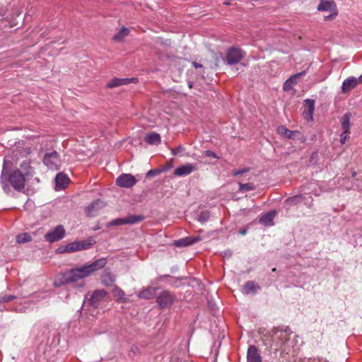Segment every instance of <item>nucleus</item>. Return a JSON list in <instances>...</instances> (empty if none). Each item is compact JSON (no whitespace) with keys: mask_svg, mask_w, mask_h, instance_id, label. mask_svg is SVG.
Wrapping results in <instances>:
<instances>
[{"mask_svg":"<svg viewBox=\"0 0 362 362\" xmlns=\"http://www.w3.org/2000/svg\"><path fill=\"white\" fill-rule=\"evenodd\" d=\"M204 155L207 156V157H212V158H218V157L217 156V155L216 154L215 152H214L212 151H209V150L205 151L204 152Z\"/></svg>","mask_w":362,"mask_h":362,"instance_id":"a19ab883","label":"nucleus"},{"mask_svg":"<svg viewBox=\"0 0 362 362\" xmlns=\"http://www.w3.org/2000/svg\"><path fill=\"white\" fill-rule=\"evenodd\" d=\"M337 16V11L330 12V14L328 16H324V21H332Z\"/></svg>","mask_w":362,"mask_h":362,"instance_id":"ea45409f","label":"nucleus"},{"mask_svg":"<svg viewBox=\"0 0 362 362\" xmlns=\"http://www.w3.org/2000/svg\"><path fill=\"white\" fill-rule=\"evenodd\" d=\"M359 83L357 78L351 76L345 79L341 86V93H346L356 88Z\"/></svg>","mask_w":362,"mask_h":362,"instance_id":"2eb2a0df","label":"nucleus"},{"mask_svg":"<svg viewBox=\"0 0 362 362\" xmlns=\"http://www.w3.org/2000/svg\"><path fill=\"white\" fill-rule=\"evenodd\" d=\"M16 311H17V312H21V309H19V310H17V309H16Z\"/></svg>","mask_w":362,"mask_h":362,"instance_id":"bf43d9fd","label":"nucleus"},{"mask_svg":"<svg viewBox=\"0 0 362 362\" xmlns=\"http://www.w3.org/2000/svg\"><path fill=\"white\" fill-rule=\"evenodd\" d=\"M243 58V53L240 49L234 47L228 48L226 55V60L228 64H237Z\"/></svg>","mask_w":362,"mask_h":362,"instance_id":"0eeeda50","label":"nucleus"},{"mask_svg":"<svg viewBox=\"0 0 362 362\" xmlns=\"http://www.w3.org/2000/svg\"><path fill=\"white\" fill-rule=\"evenodd\" d=\"M276 212L275 211H269L264 214L259 218V222L266 226H271L273 224V220L275 217Z\"/></svg>","mask_w":362,"mask_h":362,"instance_id":"4be33fe9","label":"nucleus"},{"mask_svg":"<svg viewBox=\"0 0 362 362\" xmlns=\"http://www.w3.org/2000/svg\"><path fill=\"white\" fill-rule=\"evenodd\" d=\"M199 240H200L199 237H186L177 240H175L172 245L176 247H187Z\"/></svg>","mask_w":362,"mask_h":362,"instance_id":"f3484780","label":"nucleus"},{"mask_svg":"<svg viewBox=\"0 0 362 362\" xmlns=\"http://www.w3.org/2000/svg\"><path fill=\"white\" fill-rule=\"evenodd\" d=\"M189 88H192V82H189Z\"/></svg>","mask_w":362,"mask_h":362,"instance_id":"6e6d98bb","label":"nucleus"},{"mask_svg":"<svg viewBox=\"0 0 362 362\" xmlns=\"http://www.w3.org/2000/svg\"><path fill=\"white\" fill-rule=\"evenodd\" d=\"M104 206L105 204L102 201L99 199L95 200L86 208V213L87 216L90 217L95 216L98 214L99 210L103 209Z\"/></svg>","mask_w":362,"mask_h":362,"instance_id":"ddd939ff","label":"nucleus"},{"mask_svg":"<svg viewBox=\"0 0 362 362\" xmlns=\"http://www.w3.org/2000/svg\"><path fill=\"white\" fill-rule=\"evenodd\" d=\"M210 216V213L208 211H202L198 216V221L200 222L206 221Z\"/></svg>","mask_w":362,"mask_h":362,"instance_id":"f704fd0d","label":"nucleus"},{"mask_svg":"<svg viewBox=\"0 0 362 362\" xmlns=\"http://www.w3.org/2000/svg\"><path fill=\"white\" fill-rule=\"evenodd\" d=\"M126 224L125 218H119L112 220L108 223V226H120Z\"/></svg>","mask_w":362,"mask_h":362,"instance_id":"72a5a7b5","label":"nucleus"},{"mask_svg":"<svg viewBox=\"0 0 362 362\" xmlns=\"http://www.w3.org/2000/svg\"><path fill=\"white\" fill-rule=\"evenodd\" d=\"M94 243V240L92 238H89L87 240L75 241L69 245H67L64 249H88L91 247Z\"/></svg>","mask_w":362,"mask_h":362,"instance_id":"9b49d317","label":"nucleus"},{"mask_svg":"<svg viewBox=\"0 0 362 362\" xmlns=\"http://www.w3.org/2000/svg\"><path fill=\"white\" fill-rule=\"evenodd\" d=\"M43 163L49 169L57 170L61 165L60 156L55 151L46 153L43 158Z\"/></svg>","mask_w":362,"mask_h":362,"instance_id":"20e7f679","label":"nucleus"},{"mask_svg":"<svg viewBox=\"0 0 362 362\" xmlns=\"http://www.w3.org/2000/svg\"><path fill=\"white\" fill-rule=\"evenodd\" d=\"M66 250H55V253H57L58 252L59 253L62 252H65ZM69 252H74V250H69Z\"/></svg>","mask_w":362,"mask_h":362,"instance_id":"603ef678","label":"nucleus"},{"mask_svg":"<svg viewBox=\"0 0 362 362\" xmlns=\"http://www.w3.org/2000/svg\"><path fill=\"white\" fill-rule=\"evenodd\" d=\"M30 153V149H28L27 151H26V154H28Z\"/></svg>","mask_w":362,"mask_h":362,"instance_id":"13d9d810","label":"nucleus"},{"mask_svg":"<svg viewBox=\"0 0 362 362\" xmlns=\"http://www.w3.org/2000/svg\"><path fill=\"white\" fill-rule=\"evenodd\" d=\"M136 183V180L135 177L131 174L123 173L116 180V185L120 187L130 188L135 185Z\"/></svg>","mask_w":362,"mask_h":362,"instance_id":"6e6552de","label":"nucleus"},{"mask_svg":"<svg viewBox=\"0 0 362 362\" xmlns=\"http://www.w3.org/2000/svg\"><path fill=\"white\" fill-rule=\"evenodd\" d=\"M162 170L159 169L150 170L147 172L146 177H154L160 174Z\"/></svg>","mask_w":362,"mask_h":362,"instance_id":"58836bf2","label":"nucleus"},{"mask_svg":"<svg viewBox=\"0 0 362 362\" xmlns=\"http://www.w3.org/2000/svg\"><path fill=\"white\" fill-rule=\"evenodd\" d=\"M16 298V296H13V295L0 296V304L3 303H6V302L11 301Z\"/></svg>","mask_w":362,"mask_h":362,"instance_id":"c9c22d12","label":"nucleus"},{"mask_svg":"<svg viewBox=\"0 0 362 362\" xmlns=\"http://www.w3.org/2000/svg\"><path fill=\"white\" fill-rule=\"evenodd\" d=\"M115 281V277L110 274H105L103 277V281L106 285H110Z\"/></svg>","mask_w":362,"mask_h":362,"instance_id":"473e14b6","label":"nucleus"},{"mask_svg":"<svg viewBox=\"0 0 362 362\" xmlns=\"http://www.w3.org/2000/svg\"><path fill=\"white\" fill-rule=\"evenodd\" d=\"M229 1H228V0H227V1H226V2H224V3H223V4H225V5H229V4H230V3H229Z\"/></svg>","mask_w":362,"mask_h":362,"instance_id":"5fc2aeb1","label":"nucleus"},{"mask_svg":"<svg viewBox=\"0 0 362 362\" xmlns=\"http://www.w3.org/2000/svg\"><path fill=\"white\" fill-rule=\"evenodd\" d=\"M277 132L281 136L289 139H295L296 136L300 134L299 132L289 130L284 126L279 127L277 129Z\"/></svg>","mask_w":362,"mask_h":362,"instance_id":"aec40b11","label":"nucleus"},{"mask_svg":"<svg viewBox=\"0 0 362 362\" xmlns=\"http://www.w3.org/2000/svg\"><path fill=\"white\" fill-rule=\"evenodd\" d=\"M69 177L63 173H58L55 177L56 186L59 189L66 187L69 183Z\"/></svg>","mask_w":362,"mask_h":362,"instance_id":"412c9836","label":"nucleus"},{"mask_svg":"<svg viewBox=\"0 0 362 362\" xmlns=\"http://www.w3.org/2000/svg\"><path fill=\"white\" fill-rule=\"evenodd\" d=\"M42 260H43L44 262H47V261H48V258H47V257H43V259H42Z\"/></svg>","mask_w":362,"mask_h":362,"instance_id":"864d4df0","label":"nucleus"},{"mask_svg":"<svg viewBox=\"0 0 362 362\" xmlns=\"http://www.w3.org/2000/svg\"><path fill=\"white\" fill-rule=\"evenodd\" d=\"M197 170L196 164L186 163L177 167L174 170V175L178 177L187 176Z\"/></svg>","mask_w":362,"mask_h":362,"instance_id":"1a4fd4ad","label":"nucleus"},{"mask_svg":"<svg viewBox=\"0 0 362 362\" xmlns=\"http://www.w3.org/2000/svg\"><path fill=\"white\" fill-rule=\"evenodd\" d=\"M174 298V296L169 291H164L157 297V303L160 307L166 308L172 304Z\"/></svg>","mask_w":362,"mask_h":362,"instance_id":"9d476101","label":"nucleus"},{"mask_svg":"<svg viewBox=\"0 0 362 362\" xmlns=\"http://www.w3.org/2000/svg\"><path fill=\"white\" fill-rule=\"evenodd\" d=\"M136 81H137L136 78H114L106 84V88H112L115 87H119L121 86L127 85L132 82H135Z\"/></svg>","mask_w":362,"mask_h":362,"instance_id":"4468645a","label":"nucleus"},{"mask_svg":"<svg viewBox=\"0 0 362 362\" xmlns=\"http://www.w3.org/2000/svg\"><path fill=\"white\" fill-rule=\"evenodd\" d=\"M247 362H262V357L257 348L251 345L247 352Z\"/></svg>","mask_w":362,"mask_h":362,"instance_id":"dca6fc26","label":"nucleus"},{"mask_svg":"<svg viewBox=\"0 0 362 362\" xmlns=\"http://www.w3.org/2000/svg\"><path fill=\"white\" fill-rule=\"evenodd\" d=\"M315 109V100L306 99L304 100V110L303 115L308 121H312L313 119V112Z\"/></svg>","mask_w":362,"mask_h":362,"instance_id":"f8f14e48","label":"nucleus"},{"mask_svg":"<svg viewBox=\"0 0 362 362\" xmlns=\"http://www.w3.org/2000/svg\"><path fill=\"white\" fill-rule=\"evenodd\" d=\"M231 255L230 250H224L223 253L221 254V256L224 258L227 257H230Z\"/></svg>","mask_w":362,"mask_h":362,"instance_id":"c03bdc74","label":"nucleus"},{"mask_svg":"<svg viewBox=\"0 0 362 362\" xmlns=\"http://www.w3.org/2000/svg\"><path fill=\"white\" fill-rule=\"evenodd\" d=\"M288 340V334L281 330L275 331L273 334L265 339L264 344L276 351L283 349Z\"/></svg>","mask_w":362,"mask_h":362,"instance_id":"7ed1b4c3","label":"nucleus"},{"mask_svg":"<svg viewBox=\"0 0 362 362\" xmlns=\"http://www.w3.org/2000/svg\"><path fill=\"white\" fill-rule=\"evenodd\" d=\"M177 152L178 154L181 153H183L185 151V148L181 145L178 146L177 148Z\"/></svg>","mask_w":362,"mask_h":362,"instance_id":"37998d69","label":"nucleus"},{"mask_svg":"<svg viewBox=\"0 0 362 362\" xmlns=\"http://www.w3.org/2000/svg\"><path fill=\"white\" fill-rule=\"evenodd\" d=\"M192 65L196 69L202 68V65L201 64H199L198 62H192Z\"/></svg>","mask_w":362,"mask_h":362,"instance_id":"a18cd8bd","label":"nucleus"},{"mask_svg":"<svg viewBox=\"0 0 362 362\" xmlns=\"http://www.w3.org/2000/svg\"><path fill=\"white\" fill-rule=\"evenodd\" d=\"M259 289L260 287L257 284L253 281H248L243 285L242 292L246 295L251 293L254 294Z\"/></svg>","mask_w":362,"mask_h":362,"instance_id":"6ab92c4d","label":"nucleus"},{"mask_svg":"<svg viewBox=\"0 0 362 362\" xmlns=\"http://www.w3.org/2000/svg\"><path fill=\"white\" fill-rule=\"evenodd\" d=\"M293 86V85H291V84L288 85V86H287V87H288V88H285L284 87V89L285 90H290V89H291V88H292V86Z\"/></svg>","mask_w":362,"mask_h":362,"instance_id":"8fccbe9b","label":"nucleus"},{"mask_svg":"<svg viewBox=\"0 0 362 362\" xmlns=\"http://www.w3.org/2000/svg\"><path fill=\"white\" fill-rule=\"evenodd\" d=\"M12 162L5 159L0 177V183L6 192L10 191L11 186L16 191L24 189L25 182L33 177L35 174L34 168L30 162L24 160L20 165L19 169H11Z\"/></svg>","mask_w":362,"mask_h":362,"instance_id":"f257e3e1","label":"nucleus"},{"mask_svg":"<svg viewBox=\"0 0 362 362\" xmlns=\"http://www.w3.org/2000/svg\"><path fill=\"white\" fill-rule=\"evenodd\" d=\"M351 113L347 112L341 119V124L344 134L349 133Z\"/></svg>","mask_w":362,"mask_h":362,"instance_id":"b1692460","label":"nucleus"},{"mask_svg":"<svg viewBox=\"0 0 362 362\" xmlns=\"http://www.w3.org/2000/svg\"><path fill=\"white\" fill-rule=\"evenodd\" d=\"M107 264L105 258H100L93 263L86 264L83 267L73 268L63 273L57 280L55 281V285L66 284L77 281L79 279L90 276L94 272L103 268Z\"/></svg>","mask_w":362,"mask_h":362,"instance_id":"f03ea898","label":"nucleus"},{"mask_svg":"<svg viewBox=\"0 0 362 362\" xmlns=\"http://www.w3.org/2000/svg\"><path fill=\"white\" fill-rule=\"evenodd\" d=\"M302 200V195H297L294 197H289L286 199V202H288L291 205H296L299 203Z\"/></svg>","mask_w":362,"mask_h":362,"instance_id":"2f4dec72","label":"nucleus"},{"mask_svg":"<svg viewBox=\"0 0 362 362\" xmlns=\"http://www.w3.org/2000/svg\"><path fill=\"white\" fill-rule=\"evenodd\" d=\"M109 297L107 291L105 290L95 291L89 299L90 305L94 308L102 307L108 301Z\"/></svg>","mask_w":362,"mask_h":362,"instance_id":"39448f33","label":"nucleus"},{"mask_svg":"<svg viewBox=\"0 0 362 362\" xmlns=\"http://www.w3.org/2000/svg\"><path fill=\"white\" fill-rule=\"evenodd\" d=\"M145 141L149 144L157 145L160 143L161 139L159 134L152 132L146 136Z\"/></svg>","mask_w":362,"mask_h":362,"instance_id":"5701e85b","label":"nucleus"},{"mask_svg":"<svg viewBox=\"0 0 362 362\" xmlns=\"http://www.w3.org/2000/svg\"><path fill=\"white\" fill-rule=\"evenodd\" d=\"M129 33V30L122 27L121 30L114 35L113 40L117 42H122Z\"/></svg>","mask_w":362,"mask_h":362,"instance_id":"a878e982","label":"nucleus"},{"mask_svg":"<svg viewBox=\"0 0 362 362\" xmlns=\"http://www.w3.org/2000/svg\"><path fill=\"white\" fill-rule=\"evenodd\" d=\"M360 84H362V74L357 78Z\"/></svg>","mask_w":362,"mask_h":362,"instance_id":"3c124183","label":"nucleus"},{"mask_svg":"<svg viewBox=\"0 0 362 362\" xmlns=\"http://www.w3.org/2000/svg\"><path fill=\"white\" fill-rule=\"evenodd\" d=\"M156 291V288H147L139 292V297L141 298L150 299L155 296Z\"/></svg>","mask_w":362,"mask_h":362,"instance_id":"393cba45","label":"nucleus"},{"mask_svg":"<svg viewBox=\"0 0 362 362\" xmlns=\"http://www.w3.org/2000/svg\"><path fill=\"white\" fill-rule=\"evenodd\" d=\"M32 240V236L30 233H23L16 236V242L18 243H25Z\"/></svg>","mask_w":362,"mask_h":362,"instance_id":"c85d7f7f","label":"nucleus"},{"mask_svg":"<svg viewBox=\"0 0 362 362\" xmlns=\"http://www.w3.org/2000/svg\"><path fill=\"white\" fill-rule=\"evenodd\" d=\"M144 219V217L141 215H130L125 217L126 224H134L141 222Z\"/></svg>","mask_w":362,"mask_h":362,"instance_id":"cd10ccee","label":"nucleus"},{"mask_svg":"<svg viewBox=\"0 0 362 362\" xmlns=\"http://www.w3.org/2000/svg\"><path fill=\"white\" fill-rule=\"evenodd\" d=\"M37 252H41V253L42 255H44V253L46 252L47 254L49 253V252H50V250H36ZM52 253H53V251L51 250Z\"/></svg>","mask_w":362,"mask_h":362,"instance_id":"09e8293b","label":"nucleus"},{"mask_svg":"<svg viewBox=\"0 0 362 362\" xmlns=\"http://www.w3.org/2000/svg\"><path fill=\"white\" fill-rule=\"evenodd\" d=\"M305 74V71H301V72H299V73H297L296 74H294L293 76H292L291 77H290L284 83V88H288V85H295L297 83V80L299 77L303 76Z\"/></svg>","mask_w":362,"mask_h":362,"instance_id":"bb28decb","label":"nucleus"},{"mask_svg":"<svg viewBox=\"0 0 362 362\" xmlns=\"http://www.w3.org/2000/svg\"><path fill=\"white\" fill-rule=\"evenodd\" d=\"M238 185H239L238 191L240 192L252 191L255 189L254 184H252L251 182H248V183H245V184H243L242 182H238Z\"/></svg>","mask_w":362,"mask_h":362,"instance_id":"c756f323","label":"nucleus"},{"mask_svg":"<svg viewBox=\"0 0 362 362\" xmlns=\"http://www.w3.org/2000/svg\"><path fill=\"white\" fill-rule=\"evenodd\" d=\"M347 135H348V134H344V131L340 135V141H341V144H344L345 142Z\"/></svg>","mask_w":362,"mask_h":362,"instance_id":"79ce46f5","label":"nucleus"},{"mask_svg":"<svg viewBox=\"0 0 362 362\" xmlns=\"http://www.w3.org/2000/svg\"><path fill=\"white\" fill-rule=\"evenodd\" d=\"M298 362H328L327 361H325V360H322V359H319V358H300Z\"/></svg>","mask_w":362,"mask_h":362,"instance_id":"e433bc0d","label":"nucleus"},{"mask_svg":"<svg viewBox=\"0 0 362 362\" xmlns=\"http://www.w3.org/2000/svg\"><path fill=\"white\" fill-rule=\"evenodd\" d=\"M65 235V229L62 225H58L45 235V240L54 243L62 240Z\"/></svg>","mask_w":362,"mask_h":362,"instance_id":"423d86ee","label":"nucleus"},{"mask_svg":"<svg viewBox=\"0 0 362 362\" xmlns=\"http://www.w3.org/2000/svg\"><path fill=\"white\" fill-rule=\"evenodd\" d=\"M319 11H337L336 4L334 1L321 0L317 6Z\"/></svg>","mask_w":362,"mask_h":362,"instance_id":"a211bd4d","label":"nucleus"},{"mask_svg":"<svg viewBox=\"0 0 362 362\" xmlns=\"http://www.w3.org/2000/svg\"><path fill=\"white\" fill-rule=\"evenodd\" d=\"M250 170V168H245L240 170H233L232 172L233 175L238 176L239 175L247 173Z\"/></svg>","mask_w":362,"mask_h":362,"instance_id":"4c0bfd02","label":"nucleus"},{"mask_svg":"<svg viewBox=\"0 0 362 362\" xmlns=\"http://www.w3.org/2000/svg\"><path fill=\"white\" fill-rule=\"evenodd\" d=\"M355 175H356V173H355V172H354V173H352V177H354Z\"/></svg>","mask_w":362,"mask_h":362,"instance_id":"4d7b16f0","label":"nucleus"},{"mask_svg":"<svg viewBox=\"0 0 362 362\" xmlns=\"http://www.w3.org/2000/svg\"><path fill=\"white\" fill-rule=\"evenodd\" d=\"M239 233L243 235H245L247 233V229L243 228V229L240 230Z\"/></svg>","mask_w":362,"mask_h":362,"instance_id":"49530a36","label":"nucleus"},{"mask_svg":"<svg viewBox=\"0 0 362 362\" xmlns=\"http://www.w3.org/2000/svg\"><path fill=\"white\" fill-rule=\"evenodd\" d=\"M113 295L117 300L124 301L126 300L124 292L118 287H115L112 291Z\"/></svg>","mask_w":362,"mask_h":362,"instance_id":"7c9ffc66","label":"nucleus"},{"mask_svg":"<svg viewBox=\"0 0 362 362\" xmlns=\"http://www.w3.org/2000/svg\"><path fill=\"white\" fill-rule=\"evenodd\" d=\"M176 151H177L176 148H172L171 149V153L173 155H174V156L178 155V153H177V152Z\"/></svg>","mask_w":362,"mask_h":362,"instance_id":"de8ad7c7","label":"nucleus"}]
</instances>
